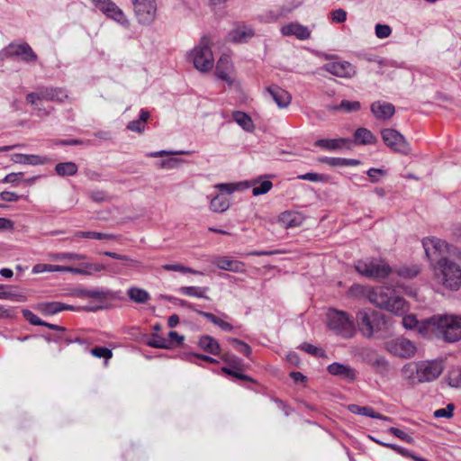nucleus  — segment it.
Wrapping results in <instances>:
<instances>
[{
	"label": "nucleus",
	"mask_w": 461,
	"mask_h": 461,
	"mask_svg": "<svg viewBox=\"0 0 461 461\" xmlns=\"http://www.w3.org/2000/svg\"><path fill=\"white\" fill-rule=\"evenodd\" d=\"M422 246L437 283L447 290L458 291L461 288V250L437 237L424 238Z\"/></svg>",
	"instance_id": "1"
},
{
	"label": "nucleus",
	"mask_w": 461,
	"mask_h": 461,
	"mask_svg": "<svg viewBox=\"0 0 461 461\" xmlns=\"http://www.w3.org/2000/svg\"><path fill=\"white\" fill-rule=\"evenodd\" d=\"M431 324V331L447 342L461 340V316L438 314L427 319Z\"/></svg>",
	"instance_id": "2"
},
{
	"label": "nucleus",
	"mask_w": 461,
	"mask_h": 461,
	"mask_svg": "<svg viewBox=\"0 0 461 461\" xmlns=\"http://www.w3.org/2000/svg\"><path fill=\"white\" fill-rule=\"evenodd\" d=\"M368 299L376 307L394 314H403L408 310L405 300L389 287L381 286L373 289L368 294Z\"/></svg>",
	"instance_id": "3"
},
{
	"label": "nucleus",
	"mask_w": 461,
	"mask_h": 461,
	"mask_svg": "<svg viewBox=\"0 0 461 461\" xmlns=\"http://www.w3.org/2000/svg\"><path fill=\"white\" fill-rule=\"evenodd\" d=\"M357 329L363 337L371 339L387 328L384 313L373 309H363L356 315Z\"/></svg>",
	"instance_id": "4"
},
{
	"label": "nucleus",
	"mask_w": 461,
	"mask_h": 461,
	"mask_svg": "<svg viewBox=\"0 0 461 461\" xmlns=\"http://www.w3.org/2000/svg\"><path fill=\"white\" fill-rule=\"evenodd\" d=\"M327 325L335 334L349 339L355 335V324L349 315L343 311L329 310L327 313Z\"/></svg>",
	"instance_id": "5"
},
{
	"label": "nucleus",
	"mask_w": 461,
	"mask_h": 461,
	"mask_svg": "<svg viewBox=\"0 0 461 461\" xmlns=\"http://www.w3.org/2000/svg\"><path fill=\"white\" fill-rule=\"evenodd\" d=\"M357 273L374 279H384L392 272L390 266L382 259L366 258L358 260L355 264Z\"/></svg>",
	"instance_id": "6"
},
{
	"label": "nucleus",
	"mask_w": 461,
	"mask_h": 461,
	"mask_svg": "<svg viewBox=\"0 0 461 461\" xmlns=\"http://www.w3.org/2000/svg\"><path fill=\"white\" fill-rule=\"evenodd\" d=\"M194 66L201 72H208L213 68V54L207 43L203 41L190 54Z\"/></svg>",
	"instance_id": "7"
},
{
	"label": "nucleus",
	"mask_w": 461,
	"mask_h": 461,
	"mask_svg": "<svg viewBox=\"0 0 461 461\" xmlns=\"http://www.w3.org/2000/svg\"><path fill=\"white\" fill-rule=\"evenodd\" d=\"M443 366L440 361H422L416 365V375L412 383H426L437 379L442 373Z\"/></svg>",
	"instance_id": "8"
},
{
	"label": "nucleus",
	"mask_w": 461,
	"mask_h": 461,
	"mask_svg": "<svg viewBox=\"0 0 461 461\" xmlns=\"http://www.w3.org/2000/svg\"><path fill=\"white\" fill-rule=\"evenodd\" d=\"M68 98L66 89L61 87H42L37 92L29 93L26 101L32 105H37V101L47 100L57 103H63Z\"/></svg>",
	"instance_id": "9"
},
{
	"label": "nucleus",
	"mask_w": 461,
	"mask_h": 461,
	"mask_svg": "<svg viewBox=\"0 0 461 461\" xmlns=\"http://www.w3.org/2000/svg\"><path fill=\"white\" fill-rule=\"evenodd\" d=\"M383 141L394 152L408 155L411 153V145L398 131L394 129H384L381 131Z\"/></svg>",
	"instance_id": "10"
},
{
	"label": "nucleus",
	"mask_w": 461,
	"mask_h": 461,
	"mask_svg": "<svg viewBox=\"0 0 461 461\" xmlns=\"http://www.w3.org/2000/svg\"><path fill=\"white\" fill-rule=\"evenodd\" d=\"M385 349L393 356L400 358H411L414 357L417 350L412 341L402 337L387 341Z\"/></svg>",
	"instance_id": "11"
},
{
	"label": "nucleus",
	"mask_w": 461,
	"mask_h": 461,
	"mask_svg": "<svg viewBox=\"0 0 461 461\" xmlns=\"http://www.w3.org/2000/svg\"><path fill=\"white\" fill-rule=\"evenodd\" d=\"M135 15L139 23L150 24L157 15L155 0H131Z\"/></svg>",
	"instance_id": "12"
},
{
	"label": "nucleus",
	"mask_w": 461,
	"mask_h": 461,
	"mask_svg": "<svg viewBox=\"0 0 461 461\" xmlns=\"http://www.w3.org/2000/svg\"><path fill=\"white\" fill-rule=\"evenodd\" d=\"M3 58L20 57L22 60L27 63L35 62L36 53L28 43L9 44L2 53Z\"/></svg>",
	"instance_id": "13"
},
{
	"label": "nucleus",
	"mask_w": 461,
	"mask_h": 461,
	"mask_svg": "<svg viewBox=\"0 0 461 461\" xmlns=\"http://www.w3.org/2000/svg\"><path fill=\"white\" fill-rule=\"evenodd\" d=\"M95 5L103 12L107 17L113 19L121 24L128 23L127 18L122 9H120L112 0H91Z\"/></svg>",
	"instance_id": "14"
},
{
	"label": "nucleus",
	"mask_w": 461,
	"mask_h": 461,
	"mask_svg": "<svg viewBox=\"0 0 461 461\" xmlns=\"http://www.w3.org/2000/svg\"><path fill=\"white\" fill-rule=\"evenodd\" d=\"M323 69L339 77H352L356 74L355 67L348 61L330 62L323 66Z\"/></svg>",
	"instance_id": "15"
},
{
	"label": "nucleus",
	"mask_w": 461,
	"mask_h": 461,
	"mask_svg": "<svg viewBox=\"0 0 461 461\" xmlns=\"http://www.w3.org/2000/svg\"><path fill=\"white\" fill-rule=\"evenodd\" d=\"M233 72V65L228 56H222L219 59L215 68V76L217 78L226 82L229 86L233 84L231 73Z\"/></svg>",
	"instance_id": "16"
},
{
	"label": "nucleus",
	"mask_w": 461,
	"mask_h": 461,
	"mask_svg": "<svg viewBox=\"0 0 461 461\" xmlns=\"http://www.w3.org/2000/svg\"><path fill=\"white\" fill-rule=\"evenodd\" d=\"M280 31L284 36H294L300 41L310 39L312 34L308 27L302 25L299 23H287L282 26Z\"/></svg>",
	"instance_id": "17"
},
{
	"label": "nucleus",
	"mask_w": 461,
	"mask_h": 461,
	"mask_svg": "<svg viewBox=\"0 0 461 461\" xmlns=\"http://www.w3.org/2000/svg\"><path fill=\"white\" fill-rule=\"evenodd\" d=\"M327 370L330 375L348 382H353L357 378L356 370L348 365L334 362L328 366Z\"/></svg>",
	"instance_id": "18"
},
{
	"label": "nucleus",
	"mask_w": 461,
	"mask_h": 461,
	"mask_svg": "<svg viewBox=\"0 0 461 461\" xmlns=\"http://www.w3.org/2000/svg\"><path fill=\"white\" fill-rule=\"evenodd\" d=\"M370 109L377 120H388L395 113V108L392 104L382 101L374 102Z\"/></svg>",
	"instance_id": "19"
},
{
	"label": "nucleus",
	"mask_w": 461,
	"mask_h": 461,
	"mask_svg": "<svg viewBox=\"0 0 461 461\" xmlns=\"http://www.w3.org/2000/svg\"><path fill=\"white\" fill-rule=\"evenodd\" d=\"M267 92L279 108H286L292 101L290 93L278 86H270L267 87Z\"/></svg>",
	"instance_id": "20"
},
{
	"label": "nucleus",
	"mask_w": 461,
	"mask_h": 461,
	"mask_svg": "<svg viewBox=\"0 0 461 461\" xmlns=\"http://www.w3.org/2000/svg\"><path fill=\"white\" fill-rule=\"evenodd\" d=\"M402 325L407 330L416 329L419 333L427 336L431 330V324L427 323V319L423 321H419L414 315H407L402 318Z\"/></svg>",
	"instance_id": "21"
},
{
	"label": "nucleus",
	"mask_w": 461,
	"mask_h": 461,
	"mask_svg": "<svg viewBox=\"0 0 461 461\" xmlns=\"http://www.w3.org/2000/svg\"><path fill=\"white\" fill-rule=\"evenodd\" d=\"M215 266L222 270L231 271L234 273L245 272V264L239 260L231 259L228 257H219L214 261Z\"/></svg>",
	"instance_id": "22"
},
{
	"label": "nucleus",
	"mask_w": 461,
	"mask_h": 461,
	"mask_svg": "<svg viewBox=\"0 0 461 461\" xmlns=\"http://www.w3.org/2000/svg\"><path fill=\"white\" fill-rule=\"evenodd\" d=\"M0 299L25 302L26 296L16 286L0 284Z\"/></svg>",
	"instance_id": "23"
},
{
	"label": "nucleus",
	"mask_w": 461,
	"mask_h": 461,
	"mask_svg": "<svg viewBox=\"0 0 461 461\" xmlns=\"http://www.w3.org/2000/svg\"><path fill=\"white\" fill-rule=\"evenodd\" d=\"M278 222L285 229L297 227L303 223V217L298 212L286 211L278 216Z\"/></svg>",
	"instance_id": "24"
},
{
	"label": "nucleus",
	"mask_w": 461,
	"mask_h": 461,
	"mask_svg": "<svg viewBox=\"0 0 461 461\" xmlns=\"http://www.w3.org/2000/svg\"><path fill=\"white\" fill-rule=\"evenodd\" d=\"M11 160L16 164H23V165H43L47 163L48 158L44 157H41L39 155H27V154H13L11 156Z\"/></svg>",
	"instance_id": "25"
},
{
	"label": "nucleus",
	"mask_w": 461,
	"mask_h": 461,
	"mask_svg": "<svg viewBox=\"0 0 461 461\" xmlns=\"http://www.w3.org/2000/svg\"><path fill=\"white\" fill-rule=\"evenodd\" d=\"M348 410L352 413H355V414H359L362 416H366V417H370V418H374V419H379V420H391L390 417L384 416L381 413L375 411L373 408L368 407V406L362 407V406H359L357 404H350L348 406Z\"/></svg>",
	"instance_id": "26"
},
{
	"label": "nucleus",
	"mask_w": 461,
	"mask_h": 461,
	"mask_svg": "<svg viewBox=\"0 0 461 461\" xmlns=\"http://www.w3.org/2000/svg\"><path fill=\"white\" fill-rule=\"evenodd\" d=\"M198 345L202 349L212 355H218L221 352V347L218 341L209 335L202 336Z\"/></svg>",
	"instance_id": "27"
},
{
	"label": "nucleus",
	"mask_w": 461,
	"mask_h": 461,
	"mask_svg": "<svg viewBox=\"0 0 461 461\" xmlns=\"http://www.w3.org/2000/svg\"><path fill=\"white\" fill-rule=\"evenodd\" d=\"M354 141L360 145L375 144L376 138L375 135L366 128L360 127L356 130L354 133Z\"/></svg>",
	"instance_id": "28"
},
{
	"label": "nucleus",
	"mask_w": 461,
	"mask_h": 461,
	"mask_svg": "<svg viewBox=\"0 0 461 461\" xmlns=\"http://www.w3.org/2000/svg\"><path fill=\"white\" fill-rule=\"evenodd\" d=\"M349 142H350V140L345 139V138L321 139V140H316L315 146L328 149V150H335Z\"/></svg>",
	"instance_id": "29"
},
{
	"label": "nucleus",
	"mask_w": 461,
	"mask_h": 461,
	"mask_svg": "<svg viewBox=\"0 0 461 461\" xmlns=\"http://www.w3.org/2000/svg\"><path fill=\"white\" fill-rule=\"evenodd\" d=\"M127 295L131 302L145 303L150 299V294L144 289L132 286L127 290Z\"/></svg>",
	"instance_id": "30"
},
{
	"label": "nucleus",
	"mask_w": 461,
	"mask_h": 461,
	"mask_svg": "<svg viewBox=\"0 0 461 461\" xmlns=\"http://www.w3.org/2000/svg\"><path fill=\"white\" fill-rule=\"evenodd\" d=\"M231 41L234 42L247 41L249 39L253 37L254 31L250 27L241 26L234 29L230 32Z\"/></svg>",
	"instance_id": "31"
},
{
	"label": "nucleus",
	"mask_w": 461,
	"mask_h": 461,
	"mask_svg": "<svg viewBox=\"0 0 461 461\" xmlns=\"http://www.w3.org/2000/svg\"><path fill=\"white\" fill-rule=\"evenodd\" d=\"M149 113L146 110H141L139 120L131 121L128 123L127 128L138 133H142L145 130V124L149 118Z\"/></svg>",
	"instance_id": "32"
},
{
	"label": "nucleus",
	"mask_w": 461,
	"mask_h": 461,
	"mask_svg": "<svg viewBox=\"0 0 461 461\" xmlns=\"http://www.w3.org/2000/svg\"><path fill=\"white\" fill-rule=\"evenodd\" d=\"M361 109V104L358 101L342 100L338 105H327L328 111L343 110L346 113L357 112Z\"/></svg>",
	"instance_id": "33"
},
{
	"label": "nucleus",
	"mask_w": 461,
	"mask_h": 461,
	"mask_svg": "<svg viewBox=\"0 0 461 461\" xmlns=\"http://www.w3.org/2000/svg\"><path fill=\"white\" fill-rule=\"evenodd\" d=\"M76 294L81 297L94 298L103 301L110 296V292L101 289H81L78 290Z\"/></svg>",
	"instance_id": "34"
},
{
	"label": "nucleus",
	"mask_w": 461,
	"mask_h": 461,
	"mask_svg": "<svg viewBox=\"0 0 461 461\" xmlns=\"http://www.w3.org/2000/svg\"><path fill=\"white\" fill-rule=\"evenodd\" d=\"M78 170L77 165L74 162L58 163L55 167V172L59 176H75Z\"/></svg>",
	"instance_id": "35"
},
{
	"label": "nucleus",
	"mask_w": 461,
	"mask_h": 461,
	"mask_svg": "<svg viewBox=\"0 0 461 461\" xmlns=\"http://www.w3.org/2000/svg\"><path fill=\"white\" fill-rule=\"evenodd\" d=\"M232 118L243 130L251 131L254 129L253 122L246 113L236 111L232 113Z\"/></svg>",
	"instance_id": "36"
},
{
	"label": "nucleus",
	"mask_w": 461,
	"mask_h": 461,
	"mask_svg": "<svg viewBox=\"0 0 461 461\" xmlns=\"http://www.w3.org/2000/svg\"><path fill=\"white\" fill-rule=\"evenodd\" d=\"M208 290V287L201 286H182L179 288V292L184 295L204 299H209V297L206 296Z\"/></svg>",
	"instance_id": "37"
},
{
	"label": "nucleus",
	"mask_w": 461,
	"mask_h": 461,
	"mask_svg": "<svg viewBox=\"0 0 461 461\" xmlns=\"http://www.w3.org/2000/svg\"><path fill=\"white\" fill-rule=\"evenodd\" d=\"M230 207V201L227 197L217 194L214 196L210 204V208L212 212H223L227 211Z\"/></svg>",
	"instance_id": "38"
},
{
	"label": "nucleus",
	"mask_w": 461,
	"mask_h": 461,
	"mask_svg": "<svg viewBox=\"0 0 461 461\" xmlns=\"http://www.w3.org/2000/svg\"><path fill=\"white\" fill-rule=\"evenodd\" d=\"M101 254H103L106 257L114 258V259H119V260L123 261L124 266L127 267H138L141 266V263L140 261L135 260L127 255H122V254H118V253L113 252V251H104Z\"/></svg>",
	"instance_id": "39"
},
{
	"label": "nucleus",
	"mask_w": 461,
	"mask_h": 461,
	"mask_svg": "<svg viewBox=\"0 0 461 461\" xmlns=\"http://www.w3.org/2000/svg\"><path fill=\"white\" fill-rule=\"evenodd\" d=\"M77 238L93 239V240H116L117 236L111 233H103L97 231H77Z\"/></svg>",
	"instance_id": "40"
},
{
	"label": "nucleus",
	"mask_w": 461,
	"mask_h": 461,
	"mask_svg": "<svg viewBox=\"0 0 461 461\" xmlns=\"http://www.w3.org/2000/svg\"><path fill=\"white\" fill-rule=\"evenodd\" d=\"M242 370H243L242 366H240V368L227 367V366H223L221 368V371L229 375L236 377L240 380L249 381V382L255 383V380L252 377L242 374L241 373Z\"/></svg>",
	"instance_id": "41"
},
{
	"label": "nucleus",
	"mask_w": 461,
	"mask_h": 461,
	"mask_svg": "<svg viewBox=\"0 0 461 461\" xmlns=\"http://www.w3.org/2000/svg\"><path fill=\"white\" fill-rule=\"evenodd\" d=\"M37 309L43 314H55L59 312V302L41 303Z\"/></svg>",
	"instance_id": "42"
},
{
	"label": "nucleus",
	"mask_w": 461,
	"mask_h": 461,
	"mask_svg": "<svg viewBox=\"0 0 461 461\" xmlns=\"http://www.w3.org/2000/svg\"><path fill=\"white\" fill-rule=\"evenodd\" d=\"M228 341L231 343L234 348L240 353L244 354L246 357H249L251 355L252 350L250 346L244 341L234 338L228 339Z\"/></svg>",
	"instance_id": "43"
},
{
	"label": "nucleus",
	"mask_w": 461,
	"mask_h": 461,
	"mask_svg": "<svg viewBox=\"0 0 461 461\" xmlns=\"http://www.w3.org/2000/svg\"><path fill=\"white\" fill-rule=\"evenodd\" d=\"M63 266L50 265V264H37L33 267L32 272L35 274L43 272H62Z\"/></svg>",
	"instance_id": "44"
},
{
	"label": "nucleus",
	"mask_w": 461,
	"mask_h": 461,
	"mask_svg": "<svg viewBox=\"0 0 461 461\" xmlns=\"http://www.w3.org/2000/svg\"><path fill=\"white\" fill-rule=\"evenodd\" d=\"M148 345L156 348H169L173 346V342L168 339L156 336L148 342Z\"/></svg>",
	"instance_id": "45"
},
{
	"label": "nucleus",
	"mask_w": 461,
	"mask_h": 461,
	"mask_svg": "<svg viewBox=\"0 0 461 461\" xmlns=\"http://www.w3.org/2000/svg\"><path fill=\"white\" fill-rule=\"evenodd\" d=\"M372 366L380 374H384L389 371V363L384 357H377L374 360Z\"/></svg>",
	"instance_id": "46"
},
{
	"label": "nucleus",
	"mask_w": 461,
	"mask_h": 461,
	"mask_svg": "<svg viewBox=\"0 0 461 461\" xmlns=\"http://www.w3.org/2000/svg\"><path fill=\"white\" fill-rule=\"evenodd\" d=\"M221 359L230 366L229 367L240 368L242 365L240 358L229 352L224 353Z\"/></svg>",
	"instance_id": "47"
},
{
	"label": "nucleus",
	"mask_w": 461,
	"mask_h": 461,
	"mask_svg": "<svg viewBox=\"0 0 461 461\" xmlns=\"http://www.w3.org/2000/svg\"><path fill=\"white\" fill-rule=\"evenodd\" d=\"M91 354L98 358H104L108 360L113 357V352L111 349L103 347H96L91 349Z\"/></svg>",
	"instance_id": "48"
},
{
	"label": "nucleus",
	"mask_w": 461,
	"mask_h": 461,
	"mask_svg": "<svg viewBox=\"0 0 461 461\" xmlns=\"http://www.w3.org/2000/svg\"><path fill=\"white\" fill-rule=\"evenodd\" d=\"M52 258L56 260H63V259L81 260V259H85L86 256L83 254L65 252V253H57V254L53 255Z\"/></svg>",
	"instance_id": "49"
},
{
	"label": "nucleus",
	"mask_w": 461,
	"mask_h": 461,
	"mask_svg": "<svg viewBox=\"0 0 461 461\" xmlns=\"http://www.w3.org/2000/svg\"><path fill=\"white\" fill-rule=\"evenodd\" d=\"M273 186V184L269 180H265L260 183L258 186H255L252 189V194L255 196L267 194Z\"/></svg>",
	"instance_id": "50"
},
{
	"label": "nucleus",
	"mask_w": 461,
	"mask_h": 461,
	"mask_svg": "<svg viewBox=\"0 0 461 461\" xmlns=\"http://www.w3.org/2000/svg\"><path fill=\"white\" fill-rule=\"evenodd\" d=\"M162 267L167 271H176V272L193 273V274L197 273L195 270L186 267L181 264H167V265H164Z\"/></svg>",
	"instance_id": "51"
},
{
	"label": "nucleus",
	"mask_w": 461,
	"mask_h": 461,
	"mask_svg": "<svg viewBox=\"0 0 461 461\" xmlns=\"http://www.w3.org/2000/svg\"><path fill=\"white\" fill-rule=\"evenodd\" d=\"M392 33V29L387 24H376L375 25V35L379 39L388 38Z\"/></svg>",
	"instance_id": "52"
},
{
	"label": "nucleus",
	"mask_w": 461,
	"mask_h": 461,
	"mask_svg": "<svg viewBox=\"0 0 461 461\" xmlns=\"http://www.w3.org/2000/svg\"><path fill=\"white\" fill-rule=\"evenodd\" d=\"M454 404L449 403L446 408H441L434 412L436 418H451L453 416Z\"/></svg>",
	"instance_id": "53"
},
{
	"label": "nucleus",
	"mask_w": 461,
	"mask_h": 461,
	"mask_svg": "<svg viewBox=\"0 0 461 461\" xmlns=\"http://www.w3.org/2000/svg\"><path fill=\"white\" fill-rule=\"evenodd\" d=\"M23 317L32 325H42L45 324V321H41L37 315H35L30 310H23Z\"/></svg>",
	"instance_id": "54"
},
{
	"label": "nucleus",
	"mask_w": 461,
	"mask_h": 461,
	"mask_svg": "<svg viewBox=\"0 0 461 461\" xmlns=\"http://www.w3.org/2000/svg\"><path fill=\"white\" fill-rule=\"evenodd\" d=\"M330 16L334 23H341L347 20V12L342 8H339V9L333 10L330 13Z\"/></svg>",
	"instance_id": "55"
},
{
	"label": "nucleus",
	"mask_w": 461,
	"mask_h": 461,
	"mask_svg": "<svg viewBox=\"0 0 461 461\" xmlns=\"http://www.w3.org/2000/svg\"><path fill=\"white\" fill-rule=\"evenodd\" d=\"M448 384L451 387H461V370L453 371L448 375Z\"/></svg>",
	"instance_id": "56"
},
{
	"label": "nucleus",
	"mask_w": 461,
	"mask_h": 461,
	"mask_svg": "<svg viewBox=\"0 0 461 461\" xmlns=\"http://www.w3.org/2000/svg\"><path fill=\"white\" fill-rule=\"evenodd\" d=\"M388 431L390 433H392L393 435H394L395 437L408 442V443H411L413 441V438L411 436H410L409 434H407L406 432H404L403 430L400 429H397V428H394V427H391Z\"/></svg>",
	"instance_id": "57"
},
{
	"label": "nucleus",
	"mask_w": 461,
	"mask_h": 461,
	"mask_svg": "<svg viewBox=\"0 0 461 461\" xmlns=\"http://www.w3.org/2000/svg\"><path fill=\"white\" fill-rule=\"evenodd\" d=\"M368 177L372 183H377L380 180V176H385V171L380 168H370L366 172Z\"/></svg>",
	"instance_id": "58"
},
{
	"label": "nucleus",
	"mask_w": 461,
	"mask_h": 461,
	"mask_svg": "<svg viewBox=\"0 0 461 461\" xmlns=\"http://www.w3.org/2000/svg\"><path fill=\"white\" fill-rule=\"evenodd\" d=\"M301 348L303 351H305L312 356H316V357L323 356V350L321 348H317L312 344H309V343L302 344Z\"/></svg>",
	"instance_id": "59"
},
{
	"label": "nucleus",
	"mask_w": 461,
	"mask_h": 461,
	"mask_svg": "<svg viewBox=\"0 0 461 461\" xmlns=\"http://www.w3.org/2000/svg\"><path fill=\"white\" fill-rule=\"evenodd\" d=\"M181 163V160L176 158H171L168 159L161 160L159 166L161 168L172 169L177 167Z\"/></svg>",
	"instance_id": "60"
},
{
	"label": "nucleus",
	"mask_w": 461,
	"mask_h": 461,
	"mask_svg": "<svg viewBox=\"0 0 461 461\" xmlns=\"http://www.w3.org/2000/svg\"><path fill=\"white\" fill-rule=\"evenodd\" d=\"M319 161L321 163L328 164L331 167H342V165H343V158L323 157V158H320Z\"/></svg>",
	"instance_id": "61"
},
{
	"label": "nucleus",
	"mask_w": 461,
	"mask_h": 461,
	"mask_svg": "<svg viewBox=\"0 0 461 461\" xmlns=\"http://www.w3.org/2000/svg\"><path fill=\"white\" fill-rule=\"evenodd\" d=\"M419 273L418 268L402 267L399 269L398 274L405 278H412Z\"/></svg>",
	"instance_id": "62"
},
{
	"label": "nucleus",
	"mask_w": 461,
	"mask_h": 461,
	"mask_svg": "<svg viewBox=\"0 0 461 461\" xmlns=\"http://www.w3.org/2000/svg\"><path fill=\"white\" fill-rule=\"evenodd\" d=\"M90 198L95 202L101 203L107 200V195L104 191L95 190L90 193Z\"/></svg>",
	"instance_id": "63"
},
{
	"label": "nucleus",
	"mask_w": 461,
	"mask_h": 461,
	"mask_svg": "<svg viewBox=\"0 0 461 461\" xmlns=\"http://www.w3.org/2000/svg\"><path fill=\"white\" fill-rule=\"evenodd\" d=\"M298 178L302 179V180L312 181V182H319L323 179V176L317 174V173H306V174L298 176Z\"/></svg>",
	"instance_id": "64"
}]
</instances>
